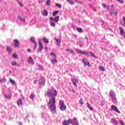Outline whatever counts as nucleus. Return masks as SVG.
Listing matches in <instances>:
<instances>
[{"label": "nucleus", "mask_w": 125, "mask_h": 125, "mask_svg": "<svg viewBox=\"0 0 125 125\" xmlns=\"http://www.w3.org/2000/svg\"><path fill=\"white\" fill-rule=\"evenodd\" d=\"M88 0L90 1V0Z\"/></svg>", "instance_id": "nucleus-52"}, {"label": "nucleus", "mask_w": 125, "mask_h": 125, "mask_svg": "<svg viewBox=\"0 0 125 125\" xmlns=\"http://www.w3.org/2000/svg\"><path fill=\"white\" fill-rule=\"evenodd\" d=\"M71 124L72 125H79V121H78V119L76 118H73V119H71Z\"/></svg>", "instance_id": "nucleus-6"}, {"label": "nucleus", "mask_w": 125, "mask_h": 125, "mask_svg": "<svg viewBox=\"0 0 125 125\" xmlns=\"http://www.w3.org/2000/svg\"><path fill=\"white\" fill-rule=\"evenodd\" d=\"M13 42L15 43V47H17V48H18V47H19V41H18V40L17 39H14L13 40Z\"/></svg>", "instance_id": "nucleus-8"}, {"label": "nucleus", "mask_w": 125, "mask_h": 125, "mask_svg": "<svg viewBox=\"0 0 125 125\" xmlns=\"http://www.w3.org/2000/svg\"><path fill=\"white\" fill-rule=\"evenodd\" d=\"M6 50L8 52H9V53H11V51H12V48L8 46H7Z\"/></svg>", "instance_id": "nucleus-21"}, {"label": "nucleus", "mask_w": 125, "mask_h": 125, "mask_svg": "<svg viewBox=\"0 0 125 125\" xmlns=\"http://www.w3.org/2000/svg\"><path fill=\"white\" fill-rule=\"evenodd\" d=\"M82 62L83 63L84 66H88V67H90V64L89 63V62L87 61L85 58H83L82 59Z\"/></svg>", "instance_id": "nucleus-3"}, {"label": "nucleus", "mask_w": 125, "mask_h": 125, "mask_svg": "<svg viewBox=\"0 0 125 125\" xmlns=\"http://www.w3.org/2000/svg\"><path fill=\"white\" fill-rule=\"evenodd\" d=\"M18 3H19V5H20V6H21V7H23V4L21 2L18 1Z\"/></svg>", "instance_id": "nucleus-41"}, {"label": "nucleus", "mask_w": 125, "mask_h": 125, "mask_svg": "<svg viewBox=\"0 0 125 125\" xmlns=\"http://www.w3.org/2000/svg\"><path fill=\"white\" fill-rule=\"evenodd\" d=\"M44 83H45V79H44L43 78H41L39 81V83H40V84H43Z\"/></svg>", "instance_id": "nucleus-15"}, {"label": "nucleus", "mask_w": 125, "mask_h": 125, "mask_svg": "<svg viewBox=\"0 0 125 125\" xmlns=\"http://www.w3.org/2000/svg\"><path fill=\"white\" fill-rule=\"evenodd\" d=\"M119 123L121 125H125V123L122 120H119Z\"/></svg>", "instance_id": "nucleus-40"}, {"label": "nucleus", "mask_w": 125, "mask_h": 125, "mask_svg": "<svg viewBox=\"0 0 125 125\" xmlns=\"http://www.w3.org/2000/svg\"><path fill=\"white\" fill-rule=\"evenodd\" d=\"M59 16L56 17L54 19L52 17L50 18V20H51V21H55V22H58V21H59Z\"/></svg>", "instance_id": "nucleus-11"}, {"label": "nucleus", "mask_w": 125, "mask_h": 125, "mask_svg": "<svg viewBox=\"0 0 125 125\" xmlns=\"http://www.w3.org/2000/svg\"><path fill=\"white\" fill-rule=\"evenodd\" d=\"M11 64L13 66H16V65H17V62H16V61H14L13 62H11Z\"/></svg>", "instance_id": "nucleus-25"}, {"label": "nucleus", "mask_w": 125, "mask_h": 125, "mask_svg": "<svg viewBox=\"0 0 125 125\" xmlns=\"http://www.w3.org/2000/svg\"><path fill=\"white\" fill-rule=\"evenodd\" d=\"M109 96L111 97L112 100H116V95H115L114 91H110L109 92Z\"/></svg>", "instance_id": "nucleus-7"}, {"label": "nucleus", "mask_w": 125, "mask_h": 125, "mask_svg": "<svg viewBox=\"0 0 125 125\" xmlns=\"http://www.w3.org/2000/svg\"><path fill=\"white\" fill-rule=\"evenodd\" d=\"M10 82L12 84H15L16 83L15 81L12 79H10Z\"/></svg>", "instance_id": "nucleus-34"}, {"label": "nucleus", "mask_w": 125, "mask_h": 125, "mask_svg": "<svg viewBox=\"0 0 125 125\" xmlns=\"http://www.w3.org/2000/svg\"><path fill=\"white\" fill-rule=\"evenodd\" d=\"M70 53H72V54H74L75 53V52H74V50H70V51L69 52Z\"/></svg>", "instance_id": "nucleus-42"}, {"label": "nucleus", "mask_w": 125, "mask_h": 125, "mask_svg": "<svg viewBox=\"0 0 125 125\" xmlns=\"http://www.w3.org/2000/svg\"><path fill=\"white\" fill-rule=\"evenodd\" d=\"M59 105H60V110H61V111H65V110L67 109V106H66V105L64 104V101L60 100Z\"/></svg>", "instance_id": "nucleus-2"}, {"label": "nucleus", "mask_w": 125, "mask_h": 125, "mask_svg": "<svg viewBox=\"0 0 125 125\" xmlns=\"http://www.w3.org/2000/svg\"><path fill=\"white\" fill-rule=\"evenodd\" d=\"M70 50H71L70 49H66V51H67V52H69H69H70Z\"/></svg>", "instance_id": "nucleus-47"}, {"label": "nucleus", "mask_w": 125, "mask_h": 125, "mask_svg": "<svg viewBox=\"0 0 125 125\" xmlns=\"http://www.w3.org/2000/svg\"><path fill=\"white\" fill-rule=\"evenodd\" d=\"M27 51L28 52H31V51H32V50L31 49H27Z\"/></svg>", "instance_id": "nucleus-45"}, {"label": "nucleus", "mask_w": 125, "mask_h": 125, "mask_svg": "<svg viewBox=\"0 0 125 125\" xmlns=\"http://www.w3.org/2000/svg\"><path fill=\"white\" fill-rule=\"evenodd\" d=\"M39 45L40 46L39 51H42L43 49V46H42V43L41 42V40L39 41Z\"/></svg>", "instance_id": "nucleus-13"}, {"label": "nucleus", "mask_w": 125, "mask_h": 125, "mask_svg": "<svg viewBox=\"0 0 125 125\" xmlns=\"http://www.w3.org/2000/svg\"><path fill=\"white\" fill-rule=\"evenodd\" d=\"M86 105H87V107L88 108V109H89V110H90V111H93L94 110L93 107L90 106V104H89V103H87Z\"/></svg>", "instance_id": "nucleus-19"}, {"label": "nucleus", "mask_w": 125, "mask_h": 125, "mask_svg": "<svg viewBox=\"0 0 125 125\" xmlns=\"http://www.w3.org/2000/svg\"><path fill=\"white\" fill-rule=\"evenodd\" d=\"M43 15L44 16H47V15H48L47 11L44 10V12H43Z\"/></svg>", "instance_id": "nucleus-33"}, {"label": "nucleus", "mask_w": 125, "mask_h": 125, "mask_svg": "<svg viewBox=\"0 0 125 125\" xmlns=\"http://www.w3.org/2000/svg\"><path fill=\"white\" fill-rule=\"evenodd\" d=\"M117 1H118L119 0H116Z\"/></svg>", "instance_id": "nucleus-53"}, {"label": "nucleus", "mask_w": 125, "mask_h": 125, "mask_svg": "<svg viewBox=\"0 0 125 125\" xmlns=\"http://www.w3.org/2000/svg\"><path fill=\"white\" fill-rule=\"evenodd\" d=\"M79 103L81 105H83V99H81L79 101Z\"/></svg>", "instance_id": "nucleus-38"}, {"label": "nucleus", "mask_w": 125, "mask_h": 125, "mask_svg": "<svg viewBox=\"0 0 125 125\" xmlns=\"http://www.w3.org/2000/svg\"><path fill=\"white\" fill-rule=\"evenodd\" d=\"M28 62L29 64H32V65L35 63V62H34V60H33L31 57H29Z\"/></svg>", "instance_id": "nucleus-14"}, {"label": "nucleus", "mask_w": 125, "mask_h": 125, "mask_svg": "<svg viewBox=\"0 0 125 125\" xmlns=\"http://www.w3.org/2000/svg\"><path fill=\"white\" fill-rule=\"evenodd\" d=\"M102 6H103L104 7L107 8V9H109V8H110V6L107 5H106L105 4H104V3H103V4H102Z\"/></svg>", "instance_id": "nucleus-26"}, {"label": "nucleus", "mask_w": 125, "mask_h": 125, "mask_svg": "<svg viewBox=\"0 0 125 125\" xmlns=\"http://www.w3.org/2000/svg\"><path fill=\"white\" fill-rule=\"evenodd\" d=\"M71 119H69L67 120H64L62 122L63 125H70L69 124H71Z\"/></svg>", "instance_id": "nucleus-10"}, {"label": "nucleus", "mask_w": 125, "mask_h": 125, "mask_svg": "<svg viewBox=\"0 0 125 125\" xmlns=\"http://www.w3.org/2000/svg\"><path fill=\"white\" fill-rule=\"evenodd\" d=\"M50 25H51V26H52V27H55V23L53 21H51V22Z\"/></svg>", "instance_id": "nucleus-39"}, {"label": "nucleus", "mask_w": 125, "mask_h": 125, "mask_svg": "<svg viewBox=\"0 0 125 125\" xmlns=\"http://www.w3.org/2000/svg\"><path fill=\"white\" fill-rule=\"evenodd\" d=\"M38 82V81H37V80H35L34 81V83H35V84H36V83H37V82Z\"/></svg>", "instance_id": "nucleus-48"}, {"label": "nucleus", "mask_w": 125, "mask_h": 125, "mask_svg": "<svg viewBox=\"0 0 125 125\" xmlns=\"http://www.w3.org/2000/svg\"><path fill=\"white\" fill-rule=\"evenodd\" d=\"M13 57L16 59H18V56L16 53L13 54Z\"/></svg>", "instance_id": "nucleus-30"}, {"label": "nucleus", "mask_w": 125, "mask_h": 125, "mask_svg": "<svg viewBox=\"0 0 125 125\" xmlns=\"http://www.w3.org/2000/svg\"><path fill=\"white\" fill-rule=\"evenodd\" d=\"M69 3H70V4H74V2L72 1V0H71L70 2H69Z\"/></svg>", "instance_id": "nucleus-46"}, {"label": "nucleus", "mask_w": 125, "mask_h": 125, "mask_svg": "<svg viewBox=\"0 0 125 125\" xmlns=\"http://www.w3.org/2000/svg\"><path fill=\"white\" fill-rule=\"evenodd\" d=\"M99 68L100 70H101V71H105V68H104V67L103 66H99Z\"/></svg>", "instance_id": "nucleus-36"}, {"label": "nucleus", "mask_w": 125, "mask_h": 125, "mask_svg": "<svg viewBox=\"0 0 125 125\" xmlns=\"http://www.w3.org/2000/svg\"><path fill=\"white\" fill-rule=\"evenodd\" d=\"M55 5L57 6V7H58V8H61V7H62L61 4H60L59 3H56L55 4Z\"/></svg>", "instance_id": "nucleus-35"}, {"label": "nucleus", "mask_w": 125, "mask_h": 125, "mask_svg": "<svg viewBox=\"0 0 125 125\" xmlns=\"http://www.w3.org/2000/svg\"><path fill=\"white\" fill-rule=\"evenodd\" d=\"M22 21H23V22H25V19H21Z\"/></svg>", "instance_id": "nucleus-50"}, {"label": "nucleus", "mask_w": 125, "mask_h": 125, "mask_svg": "<svg viewBox=\"0 0 125 125\" xmlns=\"http://www.w3.org/2000/svg\"><path fill=\"white\" fill-rule=\"evenodd\" d=\"M119 29L120 30V35L121 36H123L124 37V36L125 35V31H124V29H123V28H122V27H119Z\"/></svg>", "instance_id": "nucleus-17"}, {"label": "nucleus", "mask_w": 125, "mask_h": 125, "mask_svg": "<svg viewBox=\"0 0 125 125\" xmlns=\"http://www.w3.org/2000/svg\"><path fill=\"white\" fill-rule=\"evenodd\" d=\"M111 123H112V124H113L114 125H117L118 124L117 120L113 118L111 119Z\"/></svg>", "instance_id": "nucleus-22"}, {"label": "nucleus", "mask_w": 125, "mask_h": 125, "mask_svg": "<svg viewBox=\"0 0 125 125\" xmlns=\"http://www.w3.org/2000/svg\"><path fill=\"white\" fill-rule=\"evenodd\" d=\"M47 96L49 97V102L47 106L52 113H56V96H57V91L54 89L49 90L46 93Z\"/></svg>", "instance_id": "nucleus-1"}, {"label": "nucleus", "mask_w": 125, "mask_h": 125, "mask_svg": "<svg viewBox=\"0 0 125 125\" xmlns=\"http://www.w3.org/2000/svg\"><path fill=\"white\" fill-rule=\"evenodd\" d=\"M30 41L31 42H33V43L34 44V47L33 48V50H36V49H37V47L38 46V44L36 42V41H35V38H31Z\"/></svg>", "instance_id": "nucleus-5"}, {"label": "nucleus", "mask_w": 125, "mask_h": 125, "mask_svg": "<svg viewBox=\"0 0 125 125\" xmlns=\"http://www.w3.org/2000/svg\"><path fill=\"white\" fill-rule=\"evenodd\" d=\"M77 53H80V54H82L83 55H87V53L84 51L77 50Z\"/></svg>", "instance_id": "nucleus-12"}, {"label": "nucleus", "mask_w": 125, "mask_h": 125, "mask_svg": "<svg viewBox=\"0 0 125 125\" xmlns=\"http://www.w3.org/2000/svg\"><path fill=\"white\" fill-rule=\"evenodd\" d=\"M77 30L79 32V33H83V29L80 28V27H78L77 28Z\"/></svg>", "instance_id": "nucleus-27"}, {"label": "nucleus", "mask_w": 125, "mask_h": 125, "mask_svg": "<svg viewBox=\"0 0 125 125\" xmlns=\"http://www.w3.org/2000/svg\"><path fill=\"white\" fill-rule=\"evenodd\" d=\"M43 42H45V43H49L48 40H47V39H46L45 38H43Z\"/></svg>", "instance_id": "nucleus-24"}, {"label": "nucleus", "mask_w": 125, "mask_h": 125, "mask_svg": "<svg viewBox=\"0 0 125 125\" xmlns=\"http://www.w3.org/2000/svg\"><path fill=\"white\" fill-rule=\"evenodd\" d=\"M30 97L31 99H33L34 98H35V94L32 93L30 96Z\"/></svg>", "instance_id": "nucleus-28"}, {"label": "nucleus", "mask_w": 125, "mask_h": 125, "mask_svg": "<svg viewBox=\"0 0 125 125\" xmlns=\"http://www.w3.org/2000/svg\"><path fill=\"white\" fill-rule=\"evenodd\" d=\"M57 58H53L51 60V62H52V64H56L57 63V60H56Z\"/></svg>", "instance_id": "nucleus-20"}, {"label": "nucleus", "mask_w": 125, "mask_h": 125, "mask_svg": "<svg viewBox=\"0 0 125 125\" xmlns=\"http://www.w3.org/2000/svg\"><path fill=\"white\" fill-rule=\"evenodd\" d=\"M50 2H51L50 0H47L46 1V5H47L48 6H49V5H50Z\"/></svg>", "instance_id": "nucleus-37"}, {"label": "nucleus", "mask_w": 125, "mask_h": 125, "mask_svg": "<svg viewBox=\"0 0 125 125\" xmlns=\"http://www.w3.org/2000/svg\"><path fill=\"white\" fill-rule=\"evenodd\" d=\"M67 0V1H68V2H69L71 1V0Z\"/></svg>", "instance_id": "nucleus-49"}, {"label": "nucleus", "mask_w": 125, "mask_h": 125, "mask_svg": "<svg viewBox=\"0 0 125 125\" xmlns=\"http://www.w3.org/2000/svg\"><path fill=\"white\" fill-rule=\"evenodd\" d=\"M111 7L112 8V10H115V7H114V5H111Z\"/></svg>", "instance_id": "nucleus-44"}, {"label": "nucleus", "mask_w": 125, "mask_h": 125, "mask_svg": "<svg viewBox=\"0 0 125 125\" xmlns=\"http://www.w3.org/2000/svg\"><path fill=\"white\" fill-rule=\"evenodd\" d=\"M58 13H59V11H56L55 12H53V16H55L56 15H57Z\"/></svg>", "instance_id": "nucleus-29"}, {"label": "nucleus", "mask_w": 125, "mask_h": 125, "mask_svg": "<svg viewBox=\"0 0 125 125\" xmlns=\"http://www.w3.org/2000/svg\"><path fill=\"white\" fill-rule=\"evenodd\" d=\"M118 1L120 2V3H124V0H119Z\"/></svg>", "instance_id": "nucleus-43"}, {"label": "nucleus", "mask_w": 125, "mask_h": 125, "mask_svg": "<svg viewBox=\"0 0 125 125\" xmlns=\"http://www.w3.org/2000/svg\"><path fill=\"white\" fill-rule=\"evenodd\" d=\"M71 81L74 85L77 87V84L79 83V80H77L76 78H72Z\"/></svg>", "instance_id": "nucleus-9"}, {"label": "nucleus", "mask_w": 125, "mask_h": 125, "mask_svg": "<svg viewBox=\"0 0 125 125\" xmlns=\"http://www.w3.org/2000/svg\"><path fill=\"white\" fill-rule=\"evenodd\" d=\"M90 56H91V57H94V58H97V57H96V56H95V55H94L93 53H92V52H90Z\"/></svg>", "instance_id": "nucleus-31"}, {"label": "nucleus", "mask_w": 125, "mask_h": 125, "mask_svg": "<svg viewBox=\"0 0 125 125\" xmlns=\"http://www.w3.org/2000/svg\"><path fill=\"white\" fill-rule=\"evenodd\" d=\"M50 55L51 56H53V58H57V56H56V54L54 53H50Z\"/></svg>", "instance_id": "nucleus-23"}, {"label": "nucleus", "mask_w": 125, "mask_h": 125, "mask_svg": "<svg viewBox=\"0 0 125 125\" xmlns=\"http://www.w3.org/2000/svg\"><path fill=\"white\" fill-rule=\"evenodd\" d=\"M0 82H1V83H5V82H6V79L5 78L0 79Z\"/></svg>", "instance_id": "nucleus-32"}, {"label": "nucleus", "mask_w": 125, "mask_h": 125, "mask_svg": "<svg viewBox=\"0 0 125 125\" xmlns=\"http://www.w3.org/2000/svg\"><path fill=\"white\" fill-rule=\"evenodd\" d=\"M55 41L57 42V44L58 46H60V43H61V41L57 39V38H55Z\"/></svg>", "instance_id": "nucleus-18"}, {"label": "nucleus", "mask_w": 125, "mask_h": 125, "mask_svg": "<svg viewBox=\"0 0 125 125\" xmlns=\"http://www.w3.org/2000/svg\"><path fill=\"white\" fill-rule=\"evenodd\" d=\"M110 110L111 111H114L115 112H116V113H118V114L121 113V112L120 111L119 109H118V107H117L116 106L114 105H111Z\"/></svg>", "instance_id": "nucleus-4"}, {"label": "nucleus", "mask_w": 125, "mask_h": 125, "mask_svg": "<svg viewBox=\"0 0 125 125\" xmlns=\"http://www.w3.org/2000/svg\"><path fill=\"white\" fill-rule=\"evenodd\" d=\"M72 91H73V92H75L74 90H72Z\"/></svg>", "instance_id": "nucleus-51"}, {"label": "nucleus", "mask_w": 125, "mask_h": 125, "mask_svg": "<svg viewBox=\"0 0 125 125\" xmlns=\"http://www.w3.org/2000/svg\"><path fill=\"white\" fill-rule=\"evenodd\" d=\"M17 104L18 106H21V105H23V102H22V100L20 99L17 101Z\"/></svg>", "instance_id": "nucleus-16"}]
</instances>
